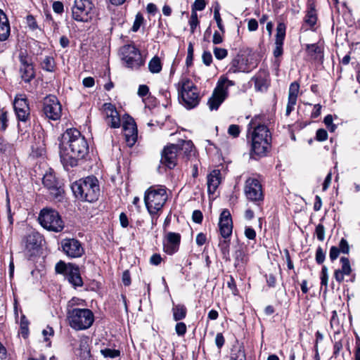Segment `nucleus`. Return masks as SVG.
<instances>
[{"label": "nucleus", "instance_id": "34", "mask_svg": "<svg viewBox=\"0 0 360 360\" xmlns=\"http://www.w3.org/2000/svg\"><path fill=\"white\" fill-rule=\"evenodd\" d=\"M285 36V27L284 24L279 23L276 27L275 44H283Z\"/></svg>", "mask_w": 360, "mask_h": 360}, {"label": "nucleus", "instance_id": "58", "mask_svg": "<svg viewBox=\"0 0 360 360\" xmlns=\"http://www.w3.org/2000/svg\"><path fill=\"white\" fill-rule=\"evenodd\" d=\"M202 213L200 210H195L192 214L193 221L197 224H200L202 221Z\"/></svg>", "mask_w": 360, "mask_h": 360}, {"label": "nucleus", "instance_id": "14", "mask_svg": "<svg viewBox=\"0 0 360 360\" xmlns=\"http://www.w3.org/2000/svg\"><path fill=\"white\" fill-rule=\"evenodd\" d=\"M245 194L246 198L251 201L262 200L263 193L259 181L254 178L248 179L245 185Z\"/></svg>", "mask_w": 360, "mask_h": 360}, {"label": "nucleus", "instance_id": "22", "mask_svg": "<svg viewBox=\"0 0 360 360\" xmlns=\"http://www.w3.org/2000/svg\"><path fill=\"white\" fill-rule=\"evenodd\" d=\"M249 71L248 60L243 55H237L231 62L229 72H245Z\"/></svg>", "mask_w": 360, "mask_h": 360}, {"label": "nucleus", "instance_id": "54", "mask_svg": "<svg viewBox=\"0 0 360 360\" xmlns=\"http://www.w3.org/2000/svg\"><path fill=\"white\" fill-rule=\"evenodd\" d=\"M206 6L205 0H195L192 8V11H202Z\"/></svg>", "mask_w": 360, "mask_h": 360}, {"label": "nucleus", "instance_id": "48", "mask_svg": "<svg viewBox=\"0 0 360 360\" xmlns=\"http://www.w3.org/2000/svg\"><path fill=\"white\" fill-rule=\"evenodd\" d=\"M186 330V325L184 322H178L175 326V331L179 336L184 335Z\"/></svg>", "mask_w": 360, "mask_h": 360}, {"label": "nucleus", "instance_id": "23", "mask_svg": "<svg viewBox=\"0 0 360 360\" xmlns=\"http://www.w3.org/2000/svg\"><path fill=\"white\" fill-rule=\"evenodd\" d=\"M227 96V92L221 87H216L212 96L210 98L207 105L211 110H217Z\"/></svg>", "mask_w": 360, "mask_h": 360}, {"label": "nucleus", "instance_id": "42", "mask_svg": "<svg viewBox=\"0 0 360 360\" xmlns=\"http://www.w3.org/2000/svg\"><path fill=\"white\" fill-rule=\"evenodd\" d=\"M28 325L29 321L26 319L25 315H22L20 318V329L21 333L24 338H26L28 334Z\"/></svg>", "mask_w": 360, "mask_h": 360}, {"label": "nucleus", "instance_id": "19", "mask_svg": "<svg viewBox=\"0 0 360 360\" xmlns=\"http://www.w3.org/2000/svg\"><path fill=\"white\" fill-rule=\"evenodd\" d=\"M181 236L179 233L169 232L167 234L164 242V250L168 255L176 252L179 246Z\"/></svg>", "mask_w": 360, "mask_h": 360}, {"label": "nucleus", "instance_id": "43", "mask_svg": "<svg viewBox=\"0 0 360 360\" xmlns=\"http://www.w3.org/2000/svg\"><path fill=\"white\" fill-rule=\"evenodd\" d=\"M213 53L215 58L218 60H222L225 58L228 55V51L226 49L219 47H214L213 49Z\"/></svg>", "mask_w": 360, "mask_h": 360}, {"label": "nucleus", "instance_id": "40", "mask_svg": "<svg viewBox=\"0 0 360 360\" xmlns=\"http://www.w3.org/2000/svg\"><path fill=\"white\" fill-rule=\"evenodd\" d=\"M234 85V82L231 80L228 79L226 77H221L218 81L217 87H221L222 90L227 92L229 86Z\"/></svg>", "mask_w": 360, "mask_h": 360}, {"label": "nucleus", "instance_id": "26", "mask_svg": "<svg viewBox=\"0 0 360 360\" xmlns=\"http://www.w3.org/2000/svg\"><path fill=\"white\" fill-rule=\"evenodd\" d=\"M221 183V173L219 170H213L207 176V191L214 193Z\"/></svg>", "mask_w": 360, "mask_h": 360}, {"label": "nucleus", "instance_id": "17", "mask_svg": "<svg viewBox=\"0 0 360 360\" xmlns=\"http://www.w3.org/2000/svg\"><path fill=\"white\" fill-rule=\"evenodd\" d=\"M219 229L221 236L224 238L231 236L233 231V221L230 212L225 209L219 217Z\"/></svg>", "mask_w": 360, "mask_h": 360}, {"label": "nucleus", "instance_id": "62", "mask_svg": "<svg viewBox=\"0 0 360 360\" xmlns=\"http://www.w3.org/2000/svg\"><path fill=\"white\" fill-rule=\"evenodd\" d=\"M223 34H220L218 31H215L212 37L214 44H219L223 42Z\"/></svg>", "mask_w": 360, "mask_h": 360}, {"label": "nucleus", "instance_id": "5", "mask_svg": "<svg viewBox=\"0 0 360 360\" xmlns=\"http://www.w3.org/2000/svg\"><path fill=\"white\" fill-rule=\"evenodd\" d=\"M167 200L165 187H150L144 195V202L150 215L158 214L162 210Z\"/></svg>", "mask_w": 360, "mask_h": 360}, {"label": "nucleus", "instance_id": "18", "mask_svg": "<svg viewBox=\"0 0 360 360\" xmlns=\"http://www.w3.org/2000/svg\"><path fill=\"white\" fill-rule=\"evenodd\" d=\"M103 113L105 116L107 124L112 128H119L120 126V115L113 105L105 103L103 105Z\"/></svg>", "mask_w": 360, "mask_h": 360}, {"label": "nucleus", "instance_id": "61", "mask_svg": "<svg viewBox=\"0 0 360 360\" xmlns=\"http://www.w3.org/2000/svg\"><path fill=\"white\" fill-rule=\"evenodd\" d=\"M224 342H225V340H224V338L222 333H217L215 337V344H216L217 347L219 349H221L223 347Z\"/></svg>", "mask_w": 360, "mask_h": 360}, {"label": "nucleus", "instance_id": "3", "mask_svg": "<svg viewBox=\"0 0 360 360\" xmlns=\"http://www.w3.org/2000/svg\"><path fill=\"white\" fill-rule=\"evenodd\" d=\"M71 188L76 198L89 202L96 201L100 195L98 181L94 176L76 181Z\"/></svg>", "mask_w": 360, "mask_h": 360}, {"label": "nucleus", "instance_id": "9", "mask_svg": "<svg viewBox=\"0 0 360 360\" xmlns=\"http://www.w3.org/2000/svg\"><path fill=\"white\" fill-rule=\"evenodd\" d=\"M120 53L122 60L129 68L138 69L144 63L140 51L134 45L123 46L120 49Z\"/></svg>", "mask_w": 360, "mask_h": 360}, {"label": "nucleus", "instance_id": "29", "mask_svg": "<svg viewBox=\"0 0 360 360\" xmlns=\"http://www.w3.org/2000/svg\"><path fill=\"white\" fill-rule=\"evenodd\" d=\"M175 145L178 146L179 155L181 153L184 154L186 156L190 155L194 148L193 142L190 140H181Z\"/></svg>", "mask_w": 360, "mask_h": 360}, {"label": "nucleus", "instance_id": "46", "mask_svg": "<svg viewBox=\"0 0 360 360\" xmlns=\"http://www.w3.org/2000/svg\"><path fill=\"white\" fill-rule=\"evenodd\" d=\"M143 22V15L140 13H138L136 15L135 20H134L133 26L131 27V30L133 32H137L139 30V29L140 28Z\"/></svg>", "mask_w": 360, "mask_h": 360}, {"label": "nucleus", "instance_id": "33", "mask_svg": "<svg viewBox=\"0 0 360 360\" xmlns=\"http://www.w3.org/2000/svg\"><path fill=\"white\" fill-rule=\"evenodd\" d=\"M317 20L316 11L312 6H310L307 10L304 21L310 27H313Z\"/></svg>", "mask_w": 360, "mask_h": 360}, {"label": "nucleus", "instance_id": "37", "mask_svg": "<svg viewBox=\"0 0 360 360\" xmlns=\"http://www.w3.org/2000/svg\"><path fill=\"white\" fill-rule=\"evenodd\" d=\"M219 9V6L217 4L214 10V18L216 20L219 30L221 32L222 34H224L225 32V29L222 24V20L220 16Z\"/></svg>", "mask_w": 360, "mask_h": 360}, {"label": "nucleus", "instance_id": "47", "mask_svg": "<svg viewBox=\"0 0 360 360\" xmlns=\"http://www.w3.org/2000/svg\"><path fill=\"white\" fill-rule=\"evenodd\" d=\"M323 122H324L325 125L326 126V127L328 128V129L330 131H331V132L335 131V130L336 129V126H335V124H334L333 123V117L331 115H326L324 118Z\"/></svg>", "mask_w": 360, "mask_h": 360}, {"label": "nucleus", "instance_id": "51", "mask_svg": "<svg viewBox=\"0 0 360 360\" xmlns=\"http://www.w3.org/2000/svg\"><path fill=\"white\" fill-rule=\"evenodd\" d=\"M316 235L320 241H323L325 238V228L323 224H318L316 227Z\"/></svg>", "mask_w": 360, "mask_h": 360}, {"label": "nucleus", "instance_id": "50", "mask_svg": "<svg viewBox=\"0 0 360 360\" xmlns=\"http://www.w3.org/2000/svg\"><path fill=\"white\" fill-rule=\"evenodd\" d=\"M228 133L230 136H233V138L238 137L240 133L239 126L236 124H231L229 127Z\"/></svg>", "mask_w": 360, "mask_h": 360}, {"label": "nucleus", "instance_id": "21", "mask_svg": "<svg viewBox=\"0 0 360 360\" xmlns=\"http://www.w3.org/2000/svg\"><path fill=\"white\" fill-rule=\"evenodd\" d=\"M300 91V84L295 82L291 83L288 91V101L286 106L285 115L288 116L294 110L295 105L297 103V99Z\"/></svg>", "mask_w": 360, "mask_h": 360}, {"label": "nucleus", "instance_id": "60", "mask_svg": "<svg viewBox=\"0 0 360 360\" xmlns=\"http://www.w3.org/2000/svg\"><path fill=\"white\" fill-rule=\"evenodd\" d=\"M53 10L56 13H62L64 11V6L60 1H54L53 4Z\"/></svg>", "mask_w": 360, "mask_h": 360}, {"label": "nucleus", "instance_id": "25", "mask_svg": "<svg viewBox=\"0 0 360 360\" xmlns=\"http://www.w3.org/2000/svg\"><path fill=\"white\" fill-rule=\"evenodd\" d=\"M42 241L41 236L37 232H31L25 238V248L28 251L37 249Z\"/></svg>", "mask_w": 360, "mask_h": 360}, {"label": "nucleus", "instance_id": "45", "mask_svg": "<svg viewBox=\"0 0 360 360\" xmlns=\"http://www.w3.org/2000/svg\"><path fill=\"white\" fill-rule=\"evenodd\" d=\"M69 267V264H66L64 262L60 261L58 262L55 266V269L56 273L58 274H67L68 269Z\"/></svg>", "mask_w": 360, "mask_h": 360}, {"label": "nucleus", "instance_id": "63", "mask_svg": "<svg viewBox=\"0 0 360 360\" xmlns=\"http://www.w3.org/2000/svg\"><path fill=\"white\" fill-rule=\"evenodd\" d=\"M149 92V88L147 85L141 84L139 86L138 95L141 97L146 96Z\"/></svg>", "mask_w": 360, "mask_h": 360}, {"label": "nucleus", "instance_id": "12", "mask_svg": "<svg viewBox=\"0 0 360 360\" xmlns=\"http://www.w3.org/2000/svg\"><path fill=\"white\" fill-rule=\"evenodd\" d=\"M60 245L63 252L70 258L80 257L84 252L81 243L75 238H65Z\"/></svg>", "mask_w": 360, "mask_h": 360}, {"label": "nucleus", "instance_id": "8", "mask_svg": "<svg viewBox=\"0 0 360 360\" xmlns=\"http://www.w3.org/2000/svg\"><path fill=\"white\" fill-rule=\"evenodd\" d=\"M96 15V8L91 0H75L72 8V18L77 22H86Z\"/></svg>", "mask_w": 360, "mask_h": 360}, {"label": "nucleus", "instance_id": "16", "mask_svg": "<svg viewBox=\"0 0 360 360\" xmlns=\"http://www.w3.org/2000/svg\"><path fill=\"white\" fill-rule=\"evenodd\" d=\"M124 136L127 145L132 147L137 141L138 131L136 124L131 117L124 118L123 124Z\"/></svg>", "mask_w": 360, "mask_h": 360}, {"label": "nucleus", "instance_id": "55", "mask_svg": "<svg viewBox=\"0 0 360 360\" xmlns=\"http://www.w3.org/2000/svg\"><path fill=\"white\" fill-rule=\"evenodd\" d=\"M202 59L203 63L205 65L209 66V65H210V64L212 62V56L210 51H205L202 53Z\"/></svg>", "mask_w": 360, "mask_h": 360}, {"label": "nucleus", "instance_id": "24", "mask_svg": "<svg viewBox=\"0 0 360 360\" xmlns=\"http://www.w3.org/2000/svg\"><path fill=\"white\" fill-rule=\"evenodd\" d=\"M66 278L75 288L81 287L83 281L80 276L79 269L77 266L69 264Z\"/></svg>", "mask_w": 360, "mask_h": 360}, {"label": "nucleus", "instance_id": "28", "mask_svg": "<svg viewBox=\"0 0 360 360\" xmlns=\"http://www.w3.org/2000/svg\"><path fill=\"white\" fill-rule=\"evenodd\" d=\"M75 353L83 359H86L90 357V349L86 337L79 340V348L75 351Z\"/></svg>", "mask_w": 360, "mask_h": 360}, {"label": "nucleus", "instance_id": "11", "mask_svg": "<svg viewBox=\"0 0 360 360\" xmlns=\"http://www.w3.org/2000/svg\"><path fill=\"white\" fill-rule=\"evenodd\" d=\"M43 184L46 187L51 198L58 201H60L64 193L63 188L57 181L55 175L52 172H47L44 175Z\"/></svg>", "mask_w": 360, "mask_h": 360}, {"label": "nucleus", "instance_id": "31", "mask_svg": "<svg viewBox=\"0 0 360 360\" xmlns=\"http://www.w3.org/2000/svg\"><path fill=\"white\" fill-rule=\"evenodd\" d=\"M252 80L255 82V88L258 91H265L268 88L267 81L265 77L261 74L255 75Z\"/></svg>", "mask_w": 360, "mask_h": 360}, {"label": "nucleus", "instance_id": "41", "mask_svg": "<svg viewBox=\"0 0 360 360\" xmlns=\"http://www.w3.org/2000/svg\"><path fill=\"white\" fill-rule=\"evenodd\" d=\"M234 257L236 260L235 266L237 267L244 263L245 255L243 250H238L234 253Z\"/></svg>", "mask_w": 360, "mask_h": 360}, {"label": "nucleus", "instance_id": "59", "mask_svg": "<svg viewBox=\"0 0 360 360\" xmlns=\"http://www.w3.org/2000/svg\"><path fill=\"white\" fill-rule=\"evenodd\" d=\"M338 249L340 250V252H342L343 253L347 254L349 252V245H348L347 241L345 239L342 238V240L340 242V248H338Z\"/></svg>", "mask_w": 360, "mask_h": 360}, {"label": "nucleus", "instance_id": "15", "mask_svg": "<svg viewBox=\"0 0 360 360\" xmlns=\"http://www.w3.org/2000/svg\"><path fill=\"white\" fill-rule=\"evenodd\" d=\"M179 154L178 146L169 144L166 146L161 155V163L169 169L174 168L177 164Z\"/></svg>", "mask_w": 360, "mask_h": 360}, {"label": "nucleus", "instance_id": "6", "mask_svg": "<svg viewBox=\"0 0 360 360\" xmlns=\"http://www.w3.org/2000/svg\"><path fill=\"white\" fill-rule=\"evenodd\" d=\"M67 317L71 328L76 330H86L90 328L94 321V315L89 309H68Z\"/></svg>", "mask_w": 360, "mask_h": 360}, {"label": "nucleus", "instance_id": "39", "mask_svg": "<svg viewBox=\"0 0 360 360\" xmlns=\"http://www.w3.org/2000/svg\"><path fill=\"white\" fill-rule=\"evenodd\" d=\"M0 129L5 131L8 126V112L4 109H0Z\"/></svg>", "mask_w": 360, "mask_h": 360}, {"label": "nucleus", "instance_id": "2", "mask_svg": "<svg viewBox=\"0 0 360 360\" xmlns=\"http://www.w3.org/2000/svg\"><path fill=\"white\" fill-rule=\"evenodd\" d=\"M258 120H260V117H255L249 124L252 129L251 151L257 156H263L269 148L271 137L267 127L260 124Z\"/></svg>", "mask_w": 360, "mask_h": 360}, {"label": "nucleus", "instance_id": "7", "mask_svg": "<svg viewBox=\"0 0 360 360\" xmlns=\"http://www.w3.org/2000/svg\"><path fill=\"white\" fill-rule=\"evenodd\" d=\"M39 224L46 229L60 232L64 228V223L58 212L51 208H44L38 217Z\"/></svg>", "mask_w": 360, "mask_h": 360}, {"label": "nucleus", "instance_id": "35", "mask_svg": "<svg viewBox=\"0 0 360 360\" xmlns=\"http://www.w3.org/2000/svg\"><path fill=\"white\" fill-rule=\"evenodd\" d=\"M41 68L47 72H53L55 68L53 58L51 56H46L41 62Z\"/></svg>", "mask_w": 360, "mask_h": 360}, {"label": "nucleus", "instance_id": "64", "mask_svg": "<svg viewBox=\"0 0 360 360\" xmlns=\"http://www.w3.org/2000/svg\"><path fill=\"white\" fill-rule=\"evenodd\" d=\"M245 235L248 239L253 240L256 237V232L252 228L247 227L245 230Z\"/></svg>", "mask_w": 360, "mask_h": 360}, {"label": "nucleus", "instance_id": "57", "mask_svg": "<svg viewBox=\"0 0 360 360\" xmlns=\"http://www.w3.org/2000/svg\"><path fill=\"white\" fill-rule=\"evenodd\" d=\"M316 139L319 141H326L328 139V133L323 129H319L316 131Z\"/></svg>", "mask_w": 360, "mask_h": 360}, {"label": "nucleus", "instance_id": "32", "mask_svg": "<svg viewBox=\"0 0 360 360\" xmlns=\"http://www.w3.org/2000/svg\"><path fill=\"white\" fill-rule=\"evenodd\" d=\"M148 69L151 73H159L162 70V63L159 57L154 56L148 63Z\"/></svg>", "mask_w": 360, "mask_h": 360}, {"label": "nucleus", "instance_id": "30", "mask_svg": "<svg viewBox=\"0 0 360 360\" xmlns=\"http://www.w3.org/2000/svg\"><path fill=\"white\" fill-rule=\"evenodd\" d=\"M173 319L176 321H181L185 319L187 313V309L184 304L174 305L172 308Z\"/></svg>", "mask_w": 360, "mask_h": 360}, {"label": "nucleus", "instance_id": "36", "mask_svg": "<svg viewBox=\"0 0 360 360\" xmlns=\"http://www.w3.org/2000/svg\"><path fill=\"white\" fill-rule=\"evenodd\" d=\"M101 353L105 358H116L120 355V351L118 349L105 348L101 350Z\"/></svg>", "mask_w": 360, "mask_h": 360}, {"label": "nucleus", "instance_id": "56", "mask_svg": "<svg viewBox=\"0 0 360 360\" xmlns=\"http://www.w3.org/2000/svg\"><path fill=\"white\" fill-rule=\"evenodd\" d=\"M193 58V46L192 43H189L188 46V53L186 57V65L188 66L192 63Z\"/></svg>", "mask_w": 360, "mask_h": 360}, {"label": "nucleus", "instance_id": "27", "mask_svg": "<svg viewBox=\"0 0 360 360\" xmlns=\"http://www.w3.org/2000/svg\"><path fill=\"white\" fill-rule=\"evenodd\" d=\"M10 25L6 14L0 9V41H6L10 35Z\"/></svg>", "mask_w": 360, "mask_h": 360}, {"label": "nucleus", "instance_id": "44", "mask_svg": "<svg viewBox=\"0 0 360 360\" xmlns=\"http://www.w3.org/2000/svg\"><path fill=\"white\" fill-rule=\"evenodd\" d=\"M198 23H199V21H198V15L196 13V11H192L191 18L189 20V25H190V27H191V32L192 33L194 32L195 29L198 26Z\"/></svg>", "mask_w": 360, "mask_h": 360}, {"label": "nucleus", "instance_id": "52", "mask_svg": "<svg viewBox=\"0 0 360 360\" xmlns=\"http://www.w3.org/2000/svg\"><path fill=\"white\" fill-rule=\"evenodd\" d=\"M328 281V268L323 266L321 269V285L327 286Z\"/></svg>", "mask_w": 360, "mask_h": 360}, {"label": "nucleus", "instance_id": "38", "mask_svg": "<svg viewBox=\"0 0 360 360\" xmlns=\"http://www.w3.org/2000/svg\"><path fill=\"white\" fill-rule=\"evenodd\" d=\"M340 262L342 264V267L339 270L343 272L345 276L349 275L352 271V269L348 258L345 257H341Z\"/></svg>", "mask_w": 360, "mask_h": 360}, {"label": "nucleus", "instance_id": "13", "mask_svg": "<svg viewBox=\"0 0 360 360\" xmlns=\"http://www.w3.org/2000/svg\"><path fill=\"white\" fill-rule=\"evenodd\" d=\"M13 108L19 121L26 122L30 117V107L25 94H17L14 98Z\"/></svg>", "mask_w": 360, "mask_h": 360}, {"label": "nucleus", "instance_id": "4", "mask_svg": "<svg viewBox=\"0 0 360 360\" xmlns=\"http://www.w3.org/2000/svg\"><path fill=\"white\" fill-rule=\"evenodd\" d=\"M179 100L186 109L196 107L200 97L197 86L188 77H182L176 84Z\"/></svg>", "mask_w": 360, "mask_h": 360}, {"label": "nucleus", "instance_id": "10", "mask_svg": "<svg viewBox=\"0 0 360 360\" xmlns=\"http://www.w3.org/2000/svg\"><path fill=\"white\" fill-rule=\"evenodd\" d=\"M62 107L56 96L49 95L43 101V112L45 116L53 120H58L61 116Z\"/></svg>", "mask_w": 360, "mask_h": 360}, {"label": "nucleus", "instance_id": "49", "mask_svg": "<svg viewBox=\"0 0 360 360\" xmlns=\"http://www.w3.org/2000/svg\"><path fill=\"white\" fill-rule=\"evenodd\" d=\"M330 326L333 329L339 330L340 328V321L338 318V314L336 311H333L332 312V316L330 318Z\"/></svg>", "mask_w": 360, "mask_h": 360}, {"label": "nucleus", "instance_id": "1", "mask_svg": "<svg viewBox=\"0 0 360 360\" xmlns=\"http://www.w3.org/2000/svg\"><path fill=\"white\" fill-rule=\"evenodd\" d=\"M89 153V145L80 131L68 129L62 135L60 143V157L65 166L75 167L79 160Z\"/></svg>", "mask_w": 360, "mask_h": 360}, {"label": "nucleus", "instance_id": "53", "mask_svg": "<svg viewBox=\"0 0 360 360\" xmlns=\"http://www.w3.org/2000/svg\"><path fill=\"white\" fill-rule=\"evenodd\" d=\"M326 255L321 247H319L316 252V262L318 264H322L325 260Z\"/></svg>", "mask_w": 360, "mask_h": 360}, {"label": "nucleus", "instance_id": "20", "mask_svg": "<svg viewBox=\"0 0 360 360\" xmlns=\"http://www.w3.org/2000/svg\"><path fill=\"white\" fill-rule=\"evenodd\" d=\"M20 72L21 77L25 82H30L35 76L34 68L30 63L27 58L22 55H20Z\"/></svg>", "mask_w": 360, "mask_h": 360}]
</instances>
